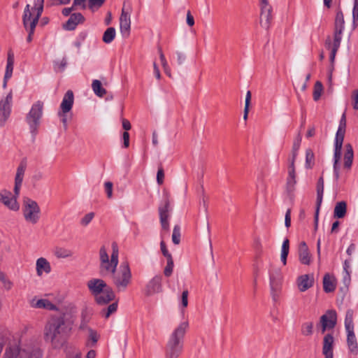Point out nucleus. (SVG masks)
Instances as JSON below:
<instances>
[{"instance_id":"nucleus-1","label":"nucleus","mask_w":358,"mask_h":358,"mask_svg":"<svg viewBox=\"0 0 358 358\" xmlns=\"http://www.w3.org/2000/svg\"><path fill=\"white\" fill-rule=\"evenodd\" d=\"M110 258L105 247L99 250L100 273L103 275H110L113 284L117 292H123L131 285L132 274L128 262H122L118 268V250L113 245Z\"/></svg>"},{"instance_id":"nucleus-2","label":"nucleus","mask_w":358,"mask_h":358,"mask_svg":"<svg viewBox=\"0 0 358 358\" xmlns=\"http://www.w3.org/2000/svg\"><path fill=\"white\" fill-rule=\"evenodd\" d=\"M71 329L70 323L66 321L64 317H52L45 327V340L55 348H57L64 343Z\"/></svg>"},{"instance_id":"nucleus-3","label":"nucleus","mask_w":358,"mask_h":358,"mask_svg":"<svg viewBox=\"0 0 358 358\" xmlns=\"http://www.w3.org/2000/svg\"><path fill=\"white\" fill-rule=\"evenodd\" d=\"M43 10V0H35L34 5L27 4L24 10L22 20L26 29L36 27Z\"/></svg>"},{"instance_id":"nucleus-4","label":"nucleus","mask_w":358,"mask_h":358,"mask_svg":"<svg viewBox=\"0 0 358 358\" xmlns=\"http://www.w3.org/2000/svg\"><path fill=\"white\" fill-rule=\"evenodd\" d=\"M346 117L345 114H343L340 120L339 127L336 135L335 139V150H334V171L336 180L339 178V166L338 162L341 159V149L343 146V139L345 133Z\"/></svg>"},{"instance_id":"nucleus-5","label":"nucleus","mask_w":358,"mask_h":358,"mask_svg":"<svg viewBox=\"0 0 358 358\" xmlns=\"http://www.w3.org/2000/svg\"><path fill=\"white\" fill-rule=\"evenodd\" d=\"M22 213L24 220L31 224H36L41 217V208L36 201L25 198L22 204Z\"/></svg>"},{"instance_id":"nucleus-6","label":"nucleus","mask_w":358,"mask_h":358,"mask_svg":"<svg viewBox=\"0 0 358 358\" xmlns=\"http://www.w3.org/2000/svg\"><path fill=\"white\" fill-rule=\"evenodd\" d=\"M188 328V321H184L178 324L171 332L167 344L182 350L183 339Z\"/></svg>"},{"instance_id":"nucleus-7","label":"nucleus","mask_w":358,"mask_h":358,"mask_svg":"<svg viewBox=\"0 0 358 358\" xmlns=\"http://www.w3.org/2000/svg\"><path fill=\"white\" fill-rule=\"evenodd\" d=\"M19 195V193L2 189L0 190V204L10 211L17 212L20 208L17 201Z\"/></svg>"},{"instance_id":"nucleus-8","label":"nucleus","mask_w":358,"mask_h":358,"mask_svg":"<svg viewBox=\"0 0 358 358\" xmlns=\"http://www.w3.org/2000/svg\"><path fill=\"white\" fill-rule=\"evenodd\" d=\"M43 103L41 101H37L32 106L27 116V121L33 131H36L37 126L39 124V120L43 114Z\"/></svg>"},{"instance_id":"nucleus-9","label":"nucleus","mask_w":358,"mask_h":358,"mask_svg":"<svg viewBox=\"0 0 358 358\" xmlns=\"http://www.w3.org/2000/svg\"><path fill=\"white\" fill-rule=\"evenodd\" d=\"M260 24L264 29H268L271 21L272 6L270 3H259Z\"/></svg>"},{"instance_id":"nucleus-10","label":"nucleus","mask_w":358,"mask_h":358,"mask_svg":"<svg viewBox=\"0 0 358 358\" xmlns=\"http://www.w3.org/2000/svg\"><path fill=\"white\" fill-rule=\"evenodd\" d=\"M336 313L334 310H328L320 317V326L322 333H324L327 329H333L336 324Z\"/></svg>"},{"instance_id":"nucleus-11","label":"nucleus","mask_w":358,"mask_h":358,"mask_svg":"<svg viewBox=\"0 0 358 358\" xmlns=\"http://www.w3.org/2000/svg\"><path fill=\"white\" fill-rule=\"evenodd\" d=\"M11 101V92H10L4 99L0 101V127L4 125L10 115Z\"/></svg>"},{"instance_id":"nucleus-12","label":"nucleus","mask_w":358,"mask_h":358,"mask_svg":"<svg viewBox=\"0 0 358 358\" xmlns=\"http://www.w3.org/2000/svg\"><path fill=\"white\" fill-rule=\"evenodd\" d=\"M107 283L102 279L92 278L87 282V287L94 299L107 288Z\"/></svg>"},{"instance_id":"nucleus-13","label":"nucleus","mask_w":358,"mask_h":358,"mask_svg":"<svg viewBox=\"0 0 358 358\" xmlns=\"http://www.w3.org/2000/svg\"><path fill=\"white\" fill-rule=\"evenodd\" d=\"M30 351V346H26L23 348H19L17 346H10L6 348L2 358H27L28 352Z\"/></svg>"},{"instance_id":"nucleus-14","label":"nucleus","mask_w":358,"mask_h":358,"mask_svg":"<svg viewBox=\"0 0 358 358\" xmlns=\"http://www.w3.org/2000/svg\"><path fill=\"white\" fill-rule=\"evenodd\" d=\"M282 275L280 271H275L270 273V285L271 294L274 301L278 298V291L280 288Z\"/></svg>"},{"instance_id":"nucleus-15","label":"nucleus","mask_w":358,"mask_h":358,"mask_svg":"<svg viewBox=\"0 0 358 358\" xmlns=\"http://www.w3.org/2000/svg\"><path fill=\"white\" fill-rule=\"evenodd\" d=\"M162 278L159 275L153 277L146 285L145 287V294L150 296L155 294L159 293L162 289Z\"/></svg>"},{"instance_id":"nucleus-16","label":"nucleus","mask_w":358,"mask_h":358,"mask_svg":"<svg viewBox=\"0 0 358 358\" xmlns=\"http://www.w3.org/2000/svg\"><path fill=\"white\" fill-rule=\"evenodd\" d=\"M314 284V277L313 274H304L299 276L296 280V285L299 290L304 292L311 288Z\"/></svg>"},{"instance_id":"nucleus-17","label":"nucleus","mask_w":358,"mask_h":358,"mask_svg":"<svg viewBox=\"0 0 358 358\" xmlns=\"http://www.w3.org/2000/svg\"><path fill=\"white\" fill-rule=\"evenodd\" d=\"M120 28L123 34H125L127 36L129 35L131 28L130 14L128 11H126L124 8L122 9L120 17Z\"/></svg>"},{"instance_id":"nucleus-18","label":"nucleus","mask_w":358,"mask_h":358,"mask_svg":"<svg viewBox=\"0 0 358 358\" xmlns=\"http://www.w3.org/2000/svg\"><path fill=\"white\" fill-rule=\"evenodd\" d=\"M115 297L113 290L108 285L107 288L103 289L94 300L99 305H105L113 301Z\"/></svg>"},{"instance_id":"nucleus-19","label":"nucleus","mask_w":358,"mask_h":358,"mask_svg":"<svg viewBox=\"0 0 358 358\" xmlns=\"http://www.w3.org/2000/svg\"><path fill=\"white\" fill-rule=\"evenodd\" d=\"M334 337L327 334L323 338L322 353L324 358H333Z\"/></svg>"},{"instance_id":"nucleus-20","label":"nucleus","mask_w":358,"mask_h":358,"mask_svg":"<svg viewBox=\"0 0 358 358\" xmlns=\"http://www.w3.org/2000/svg\"><path fill=\"white\" fill-rule=\"evenodd\" d=\"M36 271L38 276H41L44 273H50V263L45 257L38 258L36 261Z\"/></svg>"},{"instance_id":"nucleus-21","label":"nucleus","mask_w":358,"mask_h":358,"mask_svg":"<svg viewBox=\"0 0 358 358\" xmlns=\"http://www.w3.org/2000/svg\"><path fill=\"white\" fill-rule=\"evenodd\" d=\"M14 66V53L10 50L8 52L7 56V64L3 78V87H6L7 84V80L11 78L13 71Z\"/></svg>"},{"instance_id":"nucleus-22","label":"nucleus","mask_w":358,"mask_h":358,"mask_svg":"<svg viewBox=\"0 0 358 358\" xmlns=\"http://www.w3.org/2000/svg\"><path fill=\"white\" fill-rule=\"evenodd\" d=\"M344 16L341 11H338L335 20L334 38L341 40V35L344 29Z\"/></svg>"},{"instance_id":"nucleus-23","label":"nucleus","mask_w":358,"mask_h":358,"mask_svg":"<svg viewBox=\"0 0 358 358\" xmlns=\"http://www.w3.org/2000/svg\"><path fill=\"white\" fill-rule=\"evenodd\" d=\"M299 257L301 264L306 265H309L310 264L311 255L305 242H302L299 245Z\"/></svg>"},{"instance_id":"nucleus-24","label":"nucleus","mask_w":358,"mask_h":358,"mask_svg":"<svg viewBox=\"0 0 358 358\" xmlns=\"http://www.w3.org/2000/svg\"><path fill=\"white\" fill-rule=\"evenodd\" d=\"M341 40L338 38H334V43H331V38L328 36L325 41V46L327 49L331 50L330 60L334 62L336 57V54L340 47Z\"/></svg>"},{"instance_id":"nucleus-25","label":"nucleus","mask_w":358,"mask_h":358,"mask_svg":"<svg viewBox=\"0 0 358 358\" xmlns=\"http://www.w3.org/2000/svg\"><path fill=\"white\" fill-rule=\"evenodd\" d=\"M84 17L80 13H74L71 15L70 18L64 24V28L66 30H73L76 26L83 22Z\"/></svg>"},{"instance_id":"nucleus-26","label":"nucleus","mask_w":358,"mask_h":358,"mask_svg":"<svg viewBox=\"0 0 358 358\" xmlns=\"http://www.w3.org/2000/svg\"><path fill=\"white\" fill-rule=\"evenodd\" d=\"M73 93L72 91L69 90L64 94L60 108L61 110L64 113H69L73 106Z\"/></svg>"},{"instance_id":"nucleus-27","label":"nucleus","mask_w":358,"mask_h":358,"mask_svg":"<svg viewBox=\"0 0 358 358\" xmlns=\"http://www.w3.org/2000/svg\"><path fill=\"white\" fill-rule=\"evenodd\" d=\"M336 280L333 275L326 273L323 278V288L326 292H334L336 289Z\"/></svg>"},{"instance_id":"nucleus-28","label":"nucleus","mask_w":358,"mask_h":358,"mask_svg":"<svg viewBox=\"0 0 358 358\" xmlns=\"http://www.w3.org/2000/svg\"><path fill=\"white\" fill-rule=\"evenodd\" d=\"M105 0H88L89 8L92 10H96L100 8ZM85 0H74L73 6H80L83 8L85 7Z\"/></svg>"},{"instance_id":"nucleus-29","label":"nucleus","mask_w":358,"mask_h":358,"mask_svg":"<svg viewBox=\"0 0 358 358\" xmlns=\"http://www.w3.org/2000/svg\"><path fill=\"white\" fill-rule=\"evenodd\" d=\"M347 343L350 351L357 355L358 352V345L354 331H347Z\"/></svg>"},{"instance_id":"nucleus-30","label":"nucleus","mask_w":358,"mask_h":358,"mask_svg":"<svg viewBox=\"0 0 358 358\" xmlns=\"http://www.w3.org/2000/svg\"><path fill=\"white\" fill-rule=\"evenodd\" d=\"M32 306L36 308H43L49 310H54L57 309L56 305L47 299H41L37 300L34 303H33Z\"/></svg>"},{"instance_id":"nucleus-31","label":"nucleus","mask_w":358,"mask_h":358,"mask_svg":"<svg viewBox=\"0 0 358 358\" xmlns=\"http://www.w3.org/2000/svg\"><path fill=\"white\" fill-rule=\"evenodd\" d=\"M24 174V169L22 166H19L17 170V173L15 178V186L13 189V192L20 194L21 185L23 180V177Z\"/></svg>"},{"instance_id":"nucleus-32","label":"nucleus","mask_w":358,"mask_h":358,"mask_svg":"<svg viewBox=\"0 0 358 358\" xmlns=\"http://www.w3.org/2000/svg\"><path fill=\"white\" fill-rule=\"evenodd\" d=\"M54 255L57 259H67L73 257V252L64 247H56Z\"/></svg>"},{"instance_id":"nucleus-33","label":"nucleus","mask_w":358,"mask_h":358,"mask_svg":"<svg viewBox=\"0 0 358 358\" xmlns=\"http://www.w3.org/2000/svg\"><path fill=\"white\" fill-rule=\"evenodd\" d=\"M347 210V204L345 201H340L336 203L334 211V216L337 218H343L345 217Z\"/></svg>"},{"instance_id":"nucleus-34","label":"nucleus","mask_w":358,"mask_h":358,"mask_svg":"<svg viewBox=\"0 0 358 358\" xmlns=\"http://www.w3.org/2000/svg\"><path fill=\"white\" fill-rule=\"evenodd\" d=\"M92 88L94 94L99 97H103L106 94V90L102 87L99 80H94L92 83Z\"/></svg>"},{"instance_id":"nucleus-35","label":"nucleus","mask_w":358,"mask_h":358,"mask_svg":"<svg viewBox=\"0 0 358 358\" xmlns=\"http://www.w3.org/2000/svg\"><path fill=\"white\" fill-rule=\"evenodd\" d=\"M353 151L350 145H346V152L344 155V167L350 169L352 164Z\"/></svg>"},{"instance_id":"nucleus-36","label":"nucleus","mask_w":358,"mask_h":358,"mask_svg":"<svg viewBox=\"0 0 358 358\" xmlns=\"http://www.w3.org/2000/svg\"><path fill=\"white\" fill-rule=\"evenodd\" d=\"M182 350L176 348L169 344H166V357L167 358H178L182 353Z\"/></svg>"},{"instance_id":"nucleus-37","label":"nucleus","mask_w":358,"mask_h":358,"mask_svg":"<svg viewBox=\"0 0 358 358\" xmlns=\"http://www.w3.org/2000/svg\"><path fill=\"white\" fill-rule=\"evenodd\" d=\"M345 327L347 331H354L353 311L348 310L345 319Z\"/></svg>"},{"instance_id":"nucleus-38","label":"nucleus","mask_w":358,"mask_h":358,"mask_svg":"<svg viewBox=\"0 0 358 358\" xmlns=\"http://www.w3.org/2000/svg\"><path fill=\"white\" fill-rule=\"evenodd\" d=\"M289 250V241L287 238L284 240L282 245L280 259L283 265L287 264V257Z\"/></svg>"},{"instance_id":"nucleus-39","label":"nucleus","mask_w":358,"mask_h":358,"mask_svg":"<svg viewBox=\"0 0 358 358\" xmlns=\"http://www.w3.org/2000/svg\"><path fill=\"white\" fill-rule=\"evenodd\" d=\"M0 282L2 284V288L6 291H10L14 287V282L9 278L6 273L0 278Z\"/></svg>"},{"instance_id":"nucleus-40","label":"nucleus","mask_w":358,"mask_h":358,"mask_svg":"<svg viewBox=\"0 0 358 358\" xmlns=\"http://www.w3.org/2000/svg\"><path fill=\"white\" fill-rule=\"evenodd\" d=\"M115 37V29L113 27L108 28L103 35V41L106 43H111Z\"/></svg>"},{"instance_id":"nucleus-41","label":"nucleus","mask_w":358,"mask_h":358,"mask_svg":"<svg viewBox=\"0 0 358 358\" xmlns=\"http://www.w3.org/2000/svg\"><path fill=\"white\" fill-rule=\"evenodd\" d=\"M324 192V181L322 178H320L317 184V206H320L322 202V196Z\"/></svg>"},{"instance_id":"nucleus-42","label":"nucleus","mask_w":358,"mask_h":358,"mask_svg":"<svg viewBox=\"0 0 358 358\" xmlns=\"http://www.w3.org/2000/svg\"><path fill=\"white\" fill-rule=\"evenodd\" d=\"M323 93V85L320 81H317L314 86L313 90V99L318 101Z\"/></svg>"},{"instance_id":"nucleus-43","label":"nucleus","mask_w":358,"mask_h":358,"mask_svg":"<svg viewBox=\"0 0 358 358\" xmlns=\"http://www.w3.org/2000/svg\"><path fill=\"white\" fill-rule=\"evenodd\" d=\"M252 94L250 91H248L245 96V108H244V114L243 119L246 120L248 117V113L250 111V106L251 103Z\"/></svg>"},{"instance_id":"nucleus-44","label":"nucleus","mask_w":358,"mask_h":358,"mask_svg":"<svg viewBox=\"0 0 358 358\" xmlns=\"http://www.w3.org/2000/svg\"><path fill=\"white\" fill-rule=\"evenodd\" d=\"M188 296L189 292L187 289H185L182 291L180 298L181 301V308L180 310L182 313H184L185 310L188 306Z\"/></svg>"},{"instance_id":"nucleus-45","label":"nucleus","mask_w":358,"mask_h":358,"mask_svg":"<svg viewBox=\"0 0 358 358\" xmlns=\"http://www.w3.org/2000/svg\"><path fill=\"white\" fill-rule=\"evenodd\" d=\"M313 332V323L308 322L303 324L301 327V334L304 336H310Z\"/></svg>"},{"instance_id":"nucleus-46","label":"nucleus","mask_w":358,"mask_h":358,"mask_svg":"<svg viewBox=\"0 0 358 358\" xmlns=\"http://www.w3.org/2000/svg\"><path fill=\"white\" fill-rule=\"evenodd\" d=\"M180 228L178 225H176L173 230L172 241L174 244L178 245L180 243Z\"/></svg>"},{"instance_id":"nucleus-47","label":"nucleus","mask_w":358,"mask_h":358,"mask_svg":"<svg viewBox=\"0 0 358 358\" xmlns=\"http://www.w3.org/2000/svg\"><path fill=\"white\" fill-rule=\"evenodd\" d=\"M159 57H160L161 63H162V67L164 69V72L169 77H171V70H170V69H169V67L168 66V63H167V61H166V59L165 58V56H164V55L162 52L161 49L159 50Z\"/></svg>"},{"instance_id":"nucleus-48","label":"nucleus","mask_w":358,"mask_h":358,"mask_svg":"<svg viewBox=\"0 0 358 358\" xmlns=\"http://www.w3.org/2000/svg\"><path fill=\"white\" fill-rule=\"evenodd\" d=\"M42 353L41 350L37 347H30V351L27 355V358H41Z\"/></svg>"},{"instance_id":"nucleus-49","label":"nucleus","mask_w":358,"mask_h":358,"mask_svg":"<svg viewBox=\"0 0 358 358\" xmlns=\"http://www.w3.org/2000/svg\"><path fill=\"white\" fill-rule=\"evenodd\" d=\"M166 261L167 263L166 267L164 268V273L166 277H169L172 274L174 265L173 257L167 258Z\"/></svg>"},{"instance_id":"nucleus-50","label":"nucleus","mask_w":358,"mask_h":358,"mask_svg":"<svg viewBox=\"0 0 358 358\" xmlns=\"http://www.w3.org/2000/svg\"><path fill=\"white\" fill-rule=\"evenodd\" d=\"M352 17H353V27L355 29L358 25V0H354Z\"/></svg>"},{"instance_id":"nucleus-51","label":"nucleus","mask_w":358,"mask_h":358,"mask_svg":"<svg viewBox=\"0 0 358 358\" xmlns=\"http://www.w3.org/2000/svg\"><path fill=\"white\" fill-rule=\"evenodd\" d=\"M314 154L311 150H307L306 154V163L308 168H310L313 164Z\"/></svg>"},{"instance_id":"nucleus-52","label":"nucleus","mask_w":358,"mask_h":358,"mask_svg":"<svg viewBox=\"0 0 358 358\" xmlns=\"http://www.w3.org/2000/svg\"><path fill=\"white\" fill-rule=\"evenodd\" d=\"M94 213H89L87 214H86L80 220V224L84 226V227H86L87 225L89 224V223L92 220V219L94 218Z\"/></svg>"},{"instance_id":"nucleus-53","label":"nucleus","mask_w":358,"mask_h":358,"mask_svg":"<svg viewBox=\"0 0 358 358\" xmlns=\"http://www.w3.org/2000/svg\"><path fill=\"white\" fill-rule=\"evenodd\" d=\"M351 99L353 108L358 110V90H355L352 92Z\"/></svg>"},{"instance_id":"nucleus-54","label":"nucleus","mask_w":358,"mask_h":358,"mask_svg":"<svg viewBox=\"0 0 358 358\" xmlns=\"http://www.w3.org/2000/svg\"><path fill=\"white\" fill-rule=\"evenodd\" d=\"M55 65H56V68L59 71H63L67 65V59L65 57H64L61 60L57 61L56 62Z\"/></svg>"},{"instance_id":"nucleus-55","label":"nucleus","mask_w":358,"mask_h":358,"mask_svg":"<svg viewBox=\"0 0 358 358\" xmlns=\"http://www.w3.org/2000/svg\"><path fill=\"white\" fill-rule=\"evenodd\" d=\"M296 159H291L289 162V165L288 167V177H296L295 168H294V162Z\"/></svg>"},{"instance_id":"nucleus-56","label":"nucleus","mask_w":358,"mask_h":358,"mask_svg":"<svg viewBox=\"0 0 358 358\" xmlns=\"http://www.w3.org/2000/svg\"><path fill=\"white\" fill-rule=\"evenodd\" d=\"M117 303H113L110 304L108 307L107 312H106V313L105 315V317L106 318L109 317L110 314L115 313L117 310Z\"/></svg>"},{"instance_id":"nucleus-57","label":"nucleus","mask_w":358,"mask_h":358,"mask_svg":"<svg viewBox=\"0 0 358 358\" xmlns=\"http://www.w3.org/2000/svg\"><path fill=\"white\" fill-rule=\"evenodd\" d=\"M164 173L162 167L159 168L157 173V181L159 185H162L164 182Z\"/></svg>"},{"instance_id":"nucleus-58","label":"nucleus","mask_w":358,"mask_h":358,"mask_svg":"<svg viewBox=\"0 0 358 358\" xmlns=\"http://www.w3.org/2000/svg\"><path fill=\"white\" fill-rule=\"evenodd\" d=\"M104 185L107 192V196L109 199H110L113 196V183L108 181L105 182Z\"/></svg>"},{"instance_id":"nucleus-59","label":"nucleus","mask_w":358,"mask_h":358,"mask_svg":"<svg viewBox=\"0 0 358 358\" xmlns=\"http://www.w3.org/2000/svg\"><path fill=\"white\" fill-rule=\"evenodd\" d=\"M161 250L163 254V255L167 259L172 257L171 255L169 252L168 250L166 249L165 243L164 241H162L160 243Z\"/></svg>"},{"instance_id":"nucleus-60","label":"nucleus","mask_w":358,"mask_h":358,"mask_svg":"<svg viewBox=\"0 0 358 358\" xmlns=\"http://www.w3.org/2000/svg\"><path fill=\"white\" fill-rule=\"evenodd\" d=\"M67 358H82V353L79 350H75L68 354Z\"/></svg>"},{"instance_id":"nucleus-61","label":"nucleus","mask_w":358,"mask_h":358,"mask_svg":"<svg viewBox=\"0 0 358 358\" xmlns=\"http://www.w3.org/2000/svg\"><path fill=\"white\" fill-rule=\"evenodd\" d=\"M285 224L287 228H289L291 225V210L287 209L285 217Z\"/></svg>"},{"instance_id":"nucleus-62","label":"nucleus","mask_w":358,"mask_h":358,"mask_svg":"<svg viewBox=\"0 0 358 358\" xmlns=\"http://www.w3.org/2000/svg\"><path fill=\"white\" fill-rule=\"evenodd\" d=\"M152 66H153V71H154V73L155 75V77H156V78L158 80H159L161 79V78H162V76H161V73H160L159 66L157 64L156 62H153Z\"/></svg>"},{"instance_id":"nucleus-63","label":"nucleus","mask_w":358,"mask_h":358,"mask_svg":"<svg viewBox=\"0 0 358 358\" xmlns=\"http://www.w3.org/2000/svg\"><path fill=\"white\" fill-rule=\"evenodd\" d=\"M296 177H288L287 178V187L289 190H292L296 184Z\"/></svg>"},{"instance_id":"nucleus-64","label":"nucleus","mask_w":358,"mask_h":358,"mask_svg":"<svg viewBox=\"0 0 358 358\" xmlns=\"http://www.w3.org/2000/svg\"><path fill=\"white\" fill-rule=\"evenodd\" d=\"M124 141V147L127 148L129 146V134L127 131H124L122 134Z\"/></svg>"}]
</instances>
